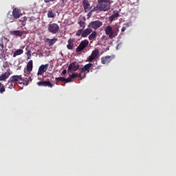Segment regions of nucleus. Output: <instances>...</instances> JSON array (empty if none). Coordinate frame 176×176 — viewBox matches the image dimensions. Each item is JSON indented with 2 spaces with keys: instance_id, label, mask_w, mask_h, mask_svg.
<instances>
[{
  "instance_id": "obj_1",
  "label": "nucleus",
  "mask_w": 176,
  "mask_h": 176,
  "mask_svg": "<svg viewBox=\"0 0 176 176\" xmlns=\"http://www.w3.org/2000/svg\"><path fill=\"white\" fill-rule=\"evenodd\" d=\"M111 3H113V1L111 0H98V4L92 10L90 13L94 12H108L111 9Z\"/></svg>"
},
{
  "instance_id": "obj_2",
  "label": "nucleus",
  "mask_w": 176,
  "mask_h": 176,
  "mask_svg": "<svg viewBox=\"0 0 176 176\" xmlns=\"http://www.w3.org/2000/svg\"><path fill=\"white\" fill-rule=\"evenodd\" d=\"M104 31L106 35H107L110 39H113V38L118 36V34H119V28L116 27L112 28V26L111 25H108Z\"/></svg>"
},
{
  "instance_id": "obj_3",
  "label": "nucleus",
  "mask_w": 176,
  "mask_h": 176,
  "mask_svg": "<svg viewBox=\"0 0 176 176\" xmlns=\"http://www.w3.org/2000/svg\"><path fill=\"white\" fill-rule=\"evenodd\" d=\"M47 30L50 34L55 35L56 34H58V31H60V26L57 23H50L48 25Z\"/></svg>"
},
{
  "instance_id": "obj_4",
  "label": "nucleus",
  "mask_w": 176,
  "mask_h": 176,
  "mask_svg": "<svg viewBox=\"0 0 176 176\" xmlns=\"http://www.w3.org/2000/svg\"><path fill=\"white\" fill-rule=\"evenodd\" d=\"M102 22L100 20L93 21L88 25V28L91 30H98L100 27H102Z\"/></svg>"
},
{
  "instance_id": "obj_5",
  "label": "nucleus",
  "mask_w": 176,
  "mask_h": 176,
  "mask_svg": "<svg viewBox=\"0 0 176 176\" xmlns=\"http://www.w3.org/2000/svg\"><path fill=\"white\" fill-rule=\"evenodd\" d=\"M89 46V40H84L82 41L80 45H78V47L76 48V53H79V52H82V50H85L86 47Z\"/></svg>"
},
{
  "instance_id": "obj_6",
  "label": "nucleus",
  "mask_w": 176,
  "mask_h": 176,
  "mask_svg": "<svg viewBox=\"0 0 176 176\" xmlns=\"http://www.w3.org/2000/svg\"><path fill=\"white\" fill-rule=\"evenodd\" d=\"M48 69H49V63L45 64V65H41L38 67L37 76H41L43 75V74H45V72H46V71H47Z\"/></svg>"
},
{
  "instance_id": "obj_7",
  "label": "nucleus",
  "mask_w": 176,
  "mask_h": 176,
  "mask_svg": "<svg viewBox=\"0 0 176 176\" xmlns=\"http://www.w3.org/2000/svg\"><path fill=\"white\" fill-rule=\"evenodd\" d=\"M113 58H115V56H103L101 58V63L104 65H106L109 64V63H111V61H112V60H113Z\"/></svg>"
},
{
  "instance_id": "obj_8",
  "label": "nucleus",
  "mask_w": 176,
  "mask_h": 176,
  "mask_svg": "<svg viewBox=\"0 0 176 176\" xmlns=\"http://www.w3.org/2000/svg\"><path fill=\"white\" fill-rule=\"evenodd\" d=\"M120 14L119 11L114 10L113 11V14L109 17V21L112 23V21H115V20H118V17H119Z\"/></svg>"
},
{
  "instance_id": "obj_9",
  "label": "nucleus",
  "mask_w": 176,
  "mask_h": 176,
  "mask_svg": "<svg viewBox=\"0 0 176 176\" xmlns=\"http://www.w3.org/2000/svg\"><path fill=\"white\" fill-rule=\"evenodd\" d=\"M79 65L76 62L72 63L68 67V71H78Z\"/></svg>"
},
{
  "instance_id": "obj_10",
  "label": "nucleus",
  "mask_w": 176,
  "mask_h": 176,
  "mask_svg": "<svg viewBox=\"0 0 176 176\" xmlns=\"http://www.w3.org/2000/svg\"><path fill=\"white\" fill-rule=\"evenodd\" d=\"M25 76H27V77L22 78L23 82H24L23 85L25 86H28V85L30 84V82H31L32 79H31V77H30V73L25 72Z\"/></svg>"
},
{
  "instance_id": "obj_11",
  "label": "nucleus",
  "mask_w": 176,
  "mask_h": 176,
  "mask_svg": "<svg viewBox=\"0 0 176 176\" xmlns=\"http://www.w3.org/2000/svg\"><path fill=\"white\" fill-rule=\"evenodd\" d=\"M47 16L48 19H54V17L57 16V14L56 13V10L50 8L49 10L47 11Z\"/></svg>"
},
{
  "instance_id": "obj_12",
  "label": "nucleus",
  "mask_w": 176,
  "mask_h": 176,
  "mask_svg": "<svg viewBox=\"0 0 176 176\" xmlns=\"http://www.w3.org/2000/svg\"><path fill=\"white\" fill-rule=\"evenodd\" d=\"M10 82H12L14 83H16V82H20V80H23V76L21 75L20 76H12L10 78Z\"/></svg>"
},
{
  "instance_id": "obj_13",
  "label": "nucleus",
  "mask_w": 176,
  "mask_h": 176,
  "mask_svg": "<svg viewBox=\"0 0 176 176\" xmlns=\"http://www.w3.org/2000/svg\"><path fill=\"white\" fill-rule=\"evenodd\" d=\"M93 32V30L91 28H88L84 30H82V33L81 34L82 38H86V36L90 35Z\"/></svg>"
},
{
  "instance_id": "obj_14",
  "label": "nucleus",
  "mask_w": 176,
  "mask_h": 176,
  "mask_svg": "<svg viewBox=\"0 0 176 176\" xmlns=\"http://www.w3.org/2000/svg\"><path fill=\"white\" fill-rule=\"evenodd\" d=\"M24 31H20V30H14V31H10V35H13L14 36H20L21 37L23 35H24Z\"/></svg>"
},
{
  "instance_id": "obj_15",
  "label": "nucleus",
  "mask_w": 176,
  "mask_h": 176,
  "mask_svg": "<svg viewBox=\"0 0 176 176\" xmlns=\"http://www.w3.org/2000/svg\"><path fill=\"white\" fill-rule=\"evenodd\" d=\"M33 65H34V61H32V60H30L26 66V71L27 72H28V74H31V72L32 71Z\"/></svg>"
},
{
  "instance_id": "obj_16",
  "label": "nucleus",
  "mask_w": 176,
  "mask_h": 176,
  "mask_svg": "<svg viewBox=\"0 0 176 176\" xmlns=\"http://www.w3.org/2000/svg\"><path fill=\"white\" fill-rule=\"evenodd\" d=\"M93 67L92 63H88L85 65H84V67L81 69V72H90V69Z\"/></svg>"
},
{
  "instance_id": "obj_17",
  "label": "nucleus",
  "mask_w": 176,
  "mask_h": 176,
  "mask_svg": "<svg viewBox=\"0 0 176 176\" xmlns=\"http://www.w3.org/2000/svg\"><path fill=\"white\" fill-rule=\"evenodd\" d=\"M12 16H13L14 19H19L21 16V13L20 12V10H19L18 8H15L12 11Z\"/></svg>"
},
{
  "instance_id": "obj_18",
  "label": "nucleus",
  "mask_w": 176,
  "mask_h": 176,
  "mask_svg": "<svg viewBox=\"0 0 176 176\" xmlns=\"http://www.w3.org/2000/svg\"><path fill=\"white\" fill-rule=\"evenodd\" d=\"M82 5L85 10H89L90 9H91V7H90V3L87 0H84L82 1Z\"/></svg>"
},
{
  "instance_id": "obj_19",
  "label": "nucleus",
  "mask_w": 176,
  "mask_h": 176,
  "mask_svg": "<svg viewBox=\"0 0 176 176\" xmlns=\"http://www.w3.org/2000/svg\"><path fill=\"white\" fill-rule=\"evenodd\" d=\"M45 42L46 43H48L49 46H53V45L57 42V38H46Z\"/></svg>"
},
{
  "instance_id": "obj_20",
  "label": "nucleus",
  "mask_w": 176,
  "mask_h": 176,
  "mask_svg": "<svg viewBox=\"0 0 176 176\" xmlns=\"http://www.w3.org/2000/svg\"><path fill=\"white\" fill-rule=\"evenodd\" d=\"M89 39L90 41H96L97 39V32L94 31L89 36Z\"/></svg>"
},
{
  "instance_id": "obj_21",
  "label": "nucleus",
  "mask_w": 176,
  "mask_h": 176,
  "mask_svg": "<svg viewBox=\"0 0 176 176\" xmlns=\"http://www.w3.org/2000/svg\"><path fill=\"white\" fill-rule=\"evenodd\" d=\"M67 47L69 50H72V49H74V41H72V39L70 38L68 40Z\"/></svg>"
},
{
  "instance_id": "obj_22",
  "label": "nucleus",
  "mask_w": 176,
  "mask_h": 176,
  "mask_svg": "<svg viewBox=\"0 0 176 176\" xmlns=\"http://www.w3.org/2000/svg\"><path fill=\"white\" fill-rule=\"evenodd\" d=\"M23 53H24V51L23 50H17L14 52L13 57H17V56H20L21 54H23Z\"/></svg>"
},
{
  "instance_id": "obj_23",
  "label": "nucleus",
  "mask_w": 176,
  "mask_h": 176,
  "mask_svg": "<svg viewBox=\"0 0 176 176\" xmlns=\"http://www.w3.org/2000/svg\"><path fill=\"white\" fill-rule=\"evenodd\" d=\"M91 54L95 57V58H97V57H98V54H100V50L95 49L92 51Z\"/></svg>"
},
{
  "instance_id": "obj_24",
  "label": "nucleus",
  "mask_w": 176,
  "mask_h": 176,
  "mask_svg": "<svg viewBox=\"0 0 176 176\" xmlns=\"http://www.w3.org/2000/svg\"><path fill=\"white\" fill-rule=\"evenodd\" d=\"M129 27H130V23H126L123 24L122 28L121 29V32H124V31H126V30H127V28H129Z\"/></svg>"
},
{
  "instance_id": "obj_25",
  "label": "nucleus",
  "mask_w": 176,
  "mask_h": 176,
  "mask_svg": "<svg viewBox=\"0 0 176 176\" xmlns=\"http://www.w3.org/2000/svg\"><path fill=\"white\" fill-rule=\"evenodd\" d=\"M19 21L21 23V26L24 27V25H25V22L27 21V17L24 16L21 18V19H19Z\"/></svg>"
},
{
  "instance_id": "obj_26",
  "label": "nucleus",
  "mask_w": 176,
  "mask_h": 176,
  "mask_svg": "<svg viewBox=\"0 0 176 176\" xmlns=\"http://www.w3.org/2000/svg\"><path fill=\"white\" fill-rule=\"evenodd\" d=\"M10 75V73H9L8 74V76H6V74H2L1 76H0V81H2V80H6V79H8V78H9V76Z\"/></svg>"
},
{
  "instance_id": "obj_27",
  "label": "nucleus",
  "mask_w": 176,
  "mask_h": 176,
  "mask_svg": "<svg viewBox=\"0 0 176 176\" xmlns=\"http://www.w3.org/2000/svg\"><path fill=\"white\" fill-rule=\"evenodd\" d=\"M78 24L80 25V27L81 28V30H85V28H86V25H85V23L83 21H78Z\"/></svg>"
},
{
  "instance_id": "obj_28",
  "label": "nucleus",
  "mask_w": 176,
  "mask_h": 176,
  "mask_svg": "<svg viewBox=\"0 0 176 176\" xmlns=\"http://www.w3.org/2000/svg\"><path fill=\"white\" fill-rule=\"evenodd\" d=\"M13 82L10 81V79H9L8 83H7V86L8 89H13Z\"/></svg>"
},
{
  "instance_id": "obj_29",
  "label": "nucleus",
  "mask_w": 176,
  "mask_h": 176,
  "mask_svg": "<svg viewBox=\"0 0 176 176\" xmlns=\"http://www.w3.org/2000/svg\"><path fill=\"white\" fill-rule=\"evenodd\" d=\"M72 79H74V78L72 77V74L69 75V77L68 78H65V83H69V82H72Z\"/></svg>"
},
{
  "instance_id": "obj_30",
  "label": "nucleus",
  "mask_w": 176,
  "mask_h": 176,
  "mask_svg": "<svg viewBox=\"0 0 176 176\" xmlns=\"http://www.w3.org/2000/svg\"><path fill=\"white\" fill-rule=\"evenodd\" d=\"M96 58H95V57L92 55V54H91V56H89L88 57V61H89V63H93V60H96Z\"/></svg>"
},
{
  "instance_id": "obj_31",
  "label": "nucleus",
  "mask_w": 176,
  "mask_h": 176,
  "mask_svg": "<svg viewBox=\"0 0 176 176\" xmlns=\"http://www.w3.org/2000/svg\"><path fill=\"white\" fill-rule=\"evenodd\" d=\"M56 80H58V82H65V78L64 77H58L56 78Z\"/></svg>"
},
{
  "instance_id": "obj_32",
  "label": "nucleus",
  "mask_w": 176,
  "mask_h": 176,
  "mask_svg": "<svg viewBox=\"0 0 176 176\" xmlns=\"http://www.w3.org/2000/svg\"><path fill=\"white\" fill-rule=\"evenodd\" d=\"M72 77L73 78V79H74V78H80V73H74L72 74Z\"/></svg>"
},
{
  "instance_id": "obj_33",
  "label": "nucleus",
  "mask_w": 176,
  "mask_h": 176,
  "mask_svg": "<svg viewBox=\"0 0 176 176\" xmlns=\"http://www.w3.org/2000/svg\"><path fill=\"white\" fill-rule=\"evenodd\" d=\"M45 87H53V85L50 82L45 81Z\"/></svg>"
},
{
  "instance_id": "obj_34",
  "label": "nucleus",
  "mask_w": 176,
  "mask_h": 176,
  "mask_svg": "<svg viewBox=\"0 0 176 176\" xmlns=\"http://www.w3.org/2000/svg\"><path fill=\"white\" fill-rule=\"evenodd\" d=\"M82 32H83V29H80L76 32V35L77 36H80V35H82Z\"/></svg>"
},
{
  "instance_id": "obj_35",
  "label": "nucleus",
  "mask_w": 176,
  "mask_h": 176,
  "mask_svg": "<svg viewBox=\"0 0 176 176\" xmlns=\"http://www.w3.org/2000/svg\"><path fill=\"white\" fill-rule=\"evenodd\" d=\"M61 4L60 6L62 8H64V6H65V3H67L68 2V0H61Z\"/></svg>"
},
{
  "instance_id": "obj_36",
  "label": "nucleus",
  "mask_w": 176,
  "mask_h": 176,
  "mask_svg": "<svg viewBox=\"0 0 176 176\" xmlns=\"http://www.w3.org/2000/svg\"><path fill=\"white\" fill-rule=\"evenodd\" d=\"M38 86H43L45 87V81H40L37 82Z\"/></svg>"
},
{
  "instance_id": "obj_37",
  "label": "nucleus",
  "mask_w": 176,
  "mask_h": 176,
  "mask_svg": "<svg viewBox=\"0 0 176 176\" xmlns=\"http://www.w3.org/2000/svg\"><path fill=\"white\" fill-rule=\"evenodd\" d=\"M3 91H5V87L1 83H0V93L2 94Z\"/></svg>"
},
{
  "instance_id": "obj_38",
  "label": "nucleus",
  "mask_w": 176,
  "mask_h": 176,
  "mask_svg": "<svg viewBox=\"0 0 176 176\" xmlns=\"http://www.w3.org/2000/svg\"><path fill=\"white\" fill-rule=\"evenodd\" d=\"M27 57H31V50H28V52L26 53Z\"/></svg>"
},
{
  "instance_id": "obj_39",
  "label": "nucleus",
  "mask_w": 176,
  "mask_h": 176,
  "mask_svg": "<svg viewBox=\"0 0 176 176\" xmlns=\"http://www.w3.org/2000/svg\"><path fill=\"white\" fill-rule=\"evenodd\" d=\"M54 0H44L45 3H50V2H54Z\"/></svg>"
},
{
  "instance_id": "obj_40",
  "label": "nucleus",
  "mask_w": 176,
  "mask_h": 176,
  "mask_svg": "<svg viewBox=\"0 0 176 176\" xmlns=\"http://www.w3.org/2000/svg\"><path fill=\"white\" fill-rule=\"evenodd\" d=\"M67 74V70L64 69L63 72H62V75H65Z\"/></svg>"
},
{
  "instance_id": "obj_41",
  "label": "nucleus",
  "mask_w": 176,
  "mask_h": 176,
  "mask_svg": "<svg viewBox=\"0 0 176 176\" xmlns=\"http://www.w3.org/2000/svg\"><path fill=\"white\" fill-rule=\"evenodd\" d=\"M0 46H1V47H2V49H3V43H1Z\"/></svg>"
},
{
  "instance_id": "obj_42",
  "label": "nucleus",
  "mask_w": 176,
  "mask_h": 176,
  "mask_svg": "<svg viewBox=\"0 0 176 176\" xmlns=\"http://www.w3.org/2000/svg\"><path fill=\"white\" fill-rule=\"evenodd\" d=\"M28 50H29V47H27L25 48V51H26V52H28Z\"/></svg>"
},
{
  "instance_id": "obj_43",
  "label": "nucleus",
  "mask_w": 176,
  "mask_h": 176,
  "mask_svg": "<svg viewBox=\"0 0 176 176\" xmlns=\"http://www.w3.org/2000/svg\"><path fill=\"white\" fill-rule=\"evenodd\" d=\"M30 58H31V56H28L27 57V60H30Z\"/></svg>"
},
{
  "instance_id": "obj_44",
  "label": "nucleus",
  "mask_w": 176,
  "mask_h": 176,
  "mask_svg": "<svg viewBox=\"0 0 176 176\" xmlns=\"http://www.w3.org/2000/svg\"><path fill=\"white\" fill-rule=\"evenodd\" d=\"M72 1V2H75V1H76V0H71Z\"/></svg>"
},
{
  "instance_id": "obj_45",
  "label": "nucleus",
  "mask_w": 176,
  "mask_h": 176,
  "mask_svg": "<svg viewBox=\"0 0 176 176\" xmlns=\"http://www.w3.org/2000/svg\"><path fill=\"white\" fill-rule=\"evenodd\" d=\"M120 45V44H118V45H117V47H119Z\"/></svg>"
},
{
  "instance_id": "obj_46",
  "label": "nucleus",
  "mask_w": 176,
  "mask_h": 176,
  "mask_svg": "<svg viewBox=\"0 0 176 176\" xmlns=\"http://www.w3.org/2000/svg\"><path fill=\"white\" fill-rule=\"evenodd\" d=\"M97 68H98V69L100 68V66H98Z\"/></svg>"
}]
</instances>
